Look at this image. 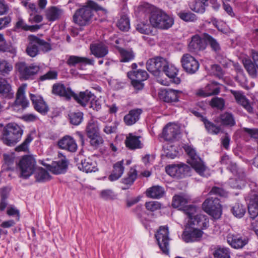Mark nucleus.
<instances>
[{
    "mask_svg": "<svg viewBox=\"0 0 258 258\" xmlns=\"http://www.w3.org/2000/svg\"><path fill=\"white\" fill-rule=\"evenodd\" d=\"M201 120L203 122L205 127L209 133L217 135L220 132L221 127L217 126L214 123L210 121L206 117L202 116Z\"/></svg>",
    "mask_w": 258,
    "mask_h": 258,
    "instance_id": "a19ab883",
    "label": "nucleus"
},
{
    "mask_svg": "<svg viewBox=\"0 0 258 258\" xmlns=\"http://www.w3.org/2000/svg\"><path fill=\"white\" fill-rule=\"evenodd\" d=\"M141 137L134 135L132 133H130L126 137L125 144L126 147L130 150H136L141 149L143 147V144L140 140Z\"/></svg>",
    "mask_w": 258,
    "mask_h": 258,
    "instance_id": "cd10ccee",
    "label": "nucleus"
},
{
    "mask_svg": "<svg viewBox=\"0 0 258 258\" xmlns=\"http://www.w3.org/2000/svg\"><path fill=\"white\" fill-rule=\"evenodd\" d=\"M137 171L134 168H131L127 174V176L122 179V182L126 185L132 184L137 178Z\"/></svg>",
    "mask_w": 258,
    "mask_h": 258,
    "instance_id": "603ef678",
    "label": "nucleus"
},
{
    "mask_svg": "<svg viewBox=\"0 0 258 258\" xmlns=\"http://www.w3.org/2000/svg\"><path fill=\"white\" fill-rule=\"evenodd\" d=\"M68 167V162L66 159L58 161H54L51 165H48L47 168L54 174H59L64 173Z\"/></svg>",
    "mask_w": 258,
    "mask_h": 258,
    "instance_id": "393cba45",
    "label": "nucleus"
},
{
    "mask_svg": "<svg viewBox=\"0 0 258 258\" xmlns=\"http://www.w3.org/2000/svg\"><path fill=\"white\" fill-rule=\"evenodd\" d=\"M23 131L20 126L15 123H9L3 131L2 140L8 146H14L21 139Z\"/></svg>",
    "mask_w": 258,
    "mask_h": 258,
    "instance_id": "20e7f679",
    "label": "nucleus"
},
{
    "mask_svg": "<svg viewBox=\"0 0 258 258\" xmlns=\"http://www.w3.org/2000/svg\"><path fill=\"white\" fill-rule=\"evenodd\" d=\"M100 197L105 200L113 199L115 197L113 191L111 189H104L101 191Z\"/></svg>",
    "mask_w": 258,
    "mask_h": 258,
    "instance_id": "69168bd1",
    "label": "nucleus"
},
{
    "mask_svg": "<svg viewBox=\"0 0 258 258\" xmlns=\"http://www.w3.org/2000/svg\"><path fill=\"white\" fill-rule=\"evenodd\" d=\"M206 48V45L203 39V34L200 37L198 35L192 37L191 40L188 44V48L191 51L203 50Z\"/></svg>",
    "mask_w": 258,
    "mask_h": 258,
    "instance_id": "bb28decb",
    "label": "nucleus"
},
{
    "mask_svg": "<svg viewBox=\"0 0 258 258\" xmlns=\"http://www.w3.org/2000/svg\"><path fill=\"white\" fill-rule=\"evenodd\" d=\"M67 63L70 66H75L79 63L93 66L94 64V60L86 57L71 55L68 59Z\"/></svg>",
    "mask_w": 258,
    "mask_h": 258,
    "instance_id": "2f4dec72",
    "label": "nucleus"
},
{
    "mask_svg": "<svg viewBox=\"0 0 258 258\" xmlns=\"http://www.w3.org/2000/svg\"><path fill=\"white\" fill-rule=\"evenodd\" d=\"M52 93L55 95L63 97L66 99H70L73 95L74 92L68 87H66L63 84L57 83L55 84L52 86Z\"/></svg>",
    "mask_w": 258,
    "mask_h": 258,
    "instance_id": "412c9836",
    "label": "nucleus"
},
{
    "mask_svg": "<svg viewBox=\"0 0 258 258\" xmlns=\"http://www.w3.org/2000/svg\"><path fill=\"white\" fill-rule=\"evenodd\" d=\"M154 9L153 7L148 4H145L140 7L141 12L150 14V22L153 27L161 29L170 28L174 23L173 19L163 11Z\"/></svg>",
    "mask_w": 258,
    "mask_h": 258,
    "instance_id": "f03ea898",
    "label": "nucleus"
},
{
    "mask_svg": "<svg viewBox=\"0 0 258 258\" xmlns=\"http://www.w3.org/2000/svg\"><path fill=\"white\" fill-rule=\"evenodd\" d=\"M225 101L222 98L214 97L211 99L210 105L212 107L217 108L221 110L224 109L225 107Z\"/></svg>",
    "mask_w": 258,
    "mask_h": 258,
    "instance_id": "5fc2aeb1",
    "label": "nucleus"
},
{
    "mask_svg": "<svg viewBox=\"0 0 258 258\" xmlns=\"http://www.w3.org/2000/svg\"><path fill=\"white\" fill-rule=\"evenodd\" d=\"M180 133V128L176 124H167L163 130V137L168 141H173L176 139Z\"/></svg>",
    "mask_w": 258,
    "mask_h": 258,
    "instance_id": "dca6fc26",
    "label": "nucleus"
},
{
    "mask_svg": "<svg viewBox=\"0 0 258 258\" xmlns=\"http://www.w3.org/2000/svg\"><path fill=\"white\" fill-rule=\"evenodd\" d=\"M190 9L197 13H203L207 3L199 0H195L189 5Z\"/></svg>",
    "mask_w": 258,
    "mask_h": 258,
    "instance_id": "de8ad7c7",
    "label": "nucleus"
},
{
    "mask_svg": "<svg viewBox=\"0 0 258 258\" xmlns=\"http://www.w3.org/2000/svg\"><path fill=\"white\" fill-rule=\"evenodd\" d=\"M15 69L22 80H33L40 70L39 66L34 63L28 64L24 61H19L15 64Z\"/></svg>",
    "mask_w": 258,
    "mask_h": 258,
    "instance_id": "39448f33",
    "label": "nucleus"
},
{
    "mask_svg": "<svg viewBox=\"0 0 258 258\" xmlns=\"http://www.w3.org/2000/svg\"><path fill=\"white\" fill-rule=\"evenodd\" d=\"M203 39L206 46L209 45L211 49L215 52H219L221 50V47L218 41L208 33L203 34Z\"/></svg>",
    "mask_w": 258,
    "mask_h": 258,
    "instance_id": "c9c22d12",
    "label": "nucleus"
},
{
    "mask_svg": "<svg viewBox=\"0 0 258 258\" xmlns=\"http://www.w3.org/2000/svg\"><path fill=\"white\" fill-rule=\"evenodd\" d=\"M166 64V59L162 57H155L149 59L146 62L147 70L154 76L159 75L163 66Z\"/></svg>",
    "mask_w": 258,
    "mask_h": 258,
    "instance_id": "4468645a",
    "label": "nucleus"
},
{
    "mask_svg": "<svg viewBox=\"0 0 258 258\" xmlns=\"http://www.w3.org/2000/svg\"><path fill=\"white\" fill-rule=\"evenodd\" d=\"M137 30L141 33L148 34L151 32L150 26L143 23H139L137 26Z\"/></svg>",
    "mask_w": 258,
    "mask_h": 258,
    "instance_id": "774afa93",
    "label": "nucleus"
},
{
    "mask_svg": "<svg viewBox=\"0 0 258 258\" xmlns=\"http://www.w3.org/2000/svg\"><path fill=\"white\" fill-rule=\"evenodd\" d=\"M142 113L141 109L137 108L130 110L128 114L123 117V121L126 125H132L135 124L140 118Z\"/></svg>",
    "mask_w": 258,
    "mask_h": 258,
    "instance_id": "7c9ffc66",
    "label": "nucleus"
},
{
    "mask_svg": "<svg viewBox=\"0 0 258 258\" xmlns=\"http://www.w3.org/2000/svg\"><path fill=\"white\" fill-rule=\"evenodd\" d=\"M28 44L26 51L28 55L31 57H35L39 53V45L37 41V37L30 35L28 37Z\"/></svg>",
    "mask_w": 258,
    "mask_h": 258,
    "instance_id": "c85d7f7f",
    "label": "nucleus"
},
{
    "mask_svg": "<svg viewBox=\"0 0 258 258\" xmlns=\"http://www.w3.org/2000/svg\"><path fill=\"white\" fill-rule=\"evenodd\" d=\"M57 77V72L56 71L50 70L45 74L40 77V80L44 81L46 80L56 79Z\"/></svg>",
    "mask_w": 258,
    "mask_h": 258,
    "instance_id": "338daca9",
    "label": "nucleus"
},
{
    "mask_svg": "<svg viewBox=\"0 0 258 258\" xmlns=\"http://www.w3.org/2000/svg\"><path fill=\"white\" fill-rule=\"evenodd\" d=\"M209 225V219L207 216L201 215L194 220L187 222L183 231L182 237L186 242L199 241L203 234L202 229Z\"/></svg>",
    "mask_w": 258,
    "mask_h": 258,
    "instance_id": "f257e3e1",
    "label": "nucleus"
},
{
    "mask_svg": "<svg viewBox=\"0 0 258 258\" xmlns=\"http://www.w3.org/2000/svg\"><path fill=\"white\" fill-rule=\"evenodd\" d=\"M220 88L219 87V83L216 82H212L204 88L197 91L196 94L201 97H207L212 95H217L219 93Z\"/></svg>",
    "mask_w": 258,
    "mask_h": 258,
    "instance_id": "6ab92c4d",
    "label": "nucleus"
},
{
    "mask_svg": "<svg viewBox=\"0 0 258 258\" xmlns=\"http://www.w3.org/2000/svg\"><path fill=\"white\" fill-rule=\"evenodd\" d=\"M78 168L86 173L94 172L98 170L97 163L90 158L81 160L78 164Z\"/></svg>",
    "mask_w": 258,
    "mask_h": 258,
    "instance_id": "a878e982",
    "label": "nucleus"
},
{
    "mask_svg": "<svg viewBox=\"0 0 258 258\" xmlns=\"http://www.w3.org/2000/svg\"><path fill=\"white\" fill-rule=\"evenodd\" d=\"M246 211V207L239 203H236L232 207L231 212L233 215L238 218H242L245 214Z\"/></svg>",
    "mask_w": 258,
    "mask_h": 258,
    "instance_id": "a18cd8bd",
    "label": "nucleus"
},
{
    "mask_svg": "<svg viewBox=\"0 0 258 258\" xmlns=\"http://www.w3.org/2000/svg\"><path fill=\"white\" fill-rule=\"evenodd\" d=\"M90 49L91 54L97 58H103L108 53L107 46L102 42L90 44Z\"/></svg>",
    "mask_w": 258,
    "mask_h": 258,
    "instance_id": "5701e85b",
    "label": "nucleus"
},
{
    "mask_svg": "<svg viewBox=\"0 0 258 258\" xmlns=\"http://www.w3.org/2000/svg\"><path fill=\"white\" fill-rule=\"evenodd\" d=\"M161 72H164L173 83L176 84L180 83V79L177 77L178 70L173 64H170L166 60V64L163 66Z\"/></svg>",
    "mask_w": 258,
    "mask_h": 258,
    "instance_id": "aec40b11",
    "label": "nucleus"
},
{
    "mask_svg": "<svg viewBox=\"0 0 258 258\" xmlns=\"http://www.w3.org/2000/svg\"><path fill=\"white\" fill-rule=\"evenodd\" d=\"M214 258H230V250L228 248L217 247L213 252Z\"/></svg>",
    "mask_w": 258,
    "mask_h": 258,
    "instance_id": "3c124183",
    "label": "nucleus"
},
{
    "mask_svg": "<svg viewBox=\"0 0 258 258\" xmlns=\"http://www.w3.org/2000/svg\"><path fill=\"white\" fill-rule=\"evenodd\" d=\"M188 198L184 195H175L173 197L172 205L174 208H178L181 210L188 203Z\"/></svg>",
    "mask_w": 258,
    "mask_h": 258,
    "instance_id": "ea45409f",
    "label": "nucleus"
},
{
    "mask_svg": "<svg viewBox=\"0 0 258 258\" xmlns=\"http://www.w3.org/2000/svg\"><path fill=\"white\" fill-rule=\"evenodd\" d=\"M100 9L97 4L93 1L89 0L86 5L76 11L73 16V21L80 26L88 24L93 16V10Z\"/></svg>",
    "mask_w": 258,
    "mask_h": 258,
    "instance_id": "7ed1b4c3",
    "label": "nucleus"
},
{
    "mask_svg": "<svg viewBox=\"0 0 258 258\" xmlns=\"http://www.w3.org/2000/svg\"><path fill=\"white\" fill-rule=\"evenodd\" d=\"M178 15L181 19L185 22H195L197 20L196 15L190 12H181Z\"/></svg>",
    "mask_w": 258,
    "mask_h": 258,
    "instance_id": "4d7b16f0",
    "label": "nucleus"
},
{
    "mask_svg": "<svg viewBox=\"0 0 258 258\" xmlns=\"http://www.w3.org/2000/svg\"><path fill=\"white\" fill-rule=\"evenodd\" d=\"M244 66L249 75L252 78H255L257 76L258 64L252 62L250 60H245L243 63Z\"/></svg>",
    "mask_w": 258,
    "mask_h": 258,
    "instance_id": "c03bdc74",
    "label": "nucleus"
},
{
    "mask_svg": "<svg viewBox=\"0 0 258 258\" xmlns=\"http://www.w3.org/2000/svg\"><path fill=\"white\" fill-rule=\"evenodd\" d=\"M88 137L90 139L91 145L95 148H98L104 142V140L100 134L94 135V136L92 137L88 136Z\"/></svg>",
    "mask_w": 258,
    "mask_h": 258,
    "instance_id": "13d9d810",
    "label": "nucleus"
},
{
    "mask_svg": "<svg viewBox=\"0 0 258 258\" xmlns=\"http://www.w3.org/2000/svg\"><path fill=\"white\" fill-rule=\"evenodd\" d=\"M156 240L158 242L162 252L165 254H169V231L167 227L161 226L155 234Z\"/></svg>",
    "mask_w": 258,
    "mask_h": 258,
    "instance_id": "9b49d317",
    "label": "nucleus"
},
{
    "mask_svg": "<svg viewBox=\"0 0 258 258\" xmlns=\"http://www.w3.org/2000/svg\"><path fill=\"white\" fill-rule=\"evenodd\" d=\"M165 194L164 188L159 185L153 186L148 188L146 191V196L153 199H159L164 197Z\"/></svg>",
    "mask_w": 258,
    "mask_h": 258,
    "instance_id": "473e14b6",
    "label": "nucleus"
},
{
    "mask_svg": "<svg viewBox=\"0 0 258 258\" xmlns=\"http://www.w3.org/2000/svg\"><path fill=\"white\" fill-rule=\"evenodd\" d=\"M145 207L148 211L154 212L161 208V204L157 201H150L145 203Z\"/></svg>",
    "mask_w": 258,
    "mask_h": 258,
    "instance_id": "e2e57ef3",
    "label": "nucleus"
},
{
    "mask_svg": "<svg viewBox=\"0 0 258 258\" xmlns=\"http://www.w3.org/2000/svg\"><path fill=\"white\" fill-rule=\"evenodd\" d=\"M19 166L21 170L20 177L27 179L34 172L36 166V161L32 156L26 155L21 159Z\"/></svg>",
    "mask_w": 258,
    "mask_h": 258,
    "instance_id": "0eeeda50",
    "label": "nucleus"
},
{
    "mask_svg": "<svg viewBox=\"0 0 258 258\" xmlns=\"http://www.w3.org/2000/svg\"><path fill=\"white\" fill-rule=\"evenodd\" d=\"M87 136L92 137L99 134V126L98 121L91 117L88 121L86 127Z\"/></svg>",
    "mask_w": 258,
    "mask_h": 258,
    "instance_id": "f704fd0d",
    "label": "nucleus"
},
{
    "mask_svg": "<svg viewBox=\"0 0 258 258\" xmlns=\"http://www.w3.org/2000/svg\"><path fill=\"white\" fill-rule=\"evenodd\" d=\"M33 140V137L31 135H28L24 141L19 146L16 148L17 152L26 151L28 149L29 143Z\"/></svg>",
    "mask_w": 258,
    "mask_h": 258,
    "instance_id": "052dcab7",
    "label": "nucleus"
},
{
    "mask_svg": "<svg viewBox=\"0 0 258 258\" xmlns=\"http://www.w3.org/2000/svg\"><path fill=\"white\" fill-rule=\"evenodd\" d=\"M227 243L233 248L240 249L246 245L248 241V238L233 230H229L226 236Z\"/></svg>",
    "mask_w": 258,
    "mask_h": 258,
    "instance_id": "1a4fd4ad",
    "label": "nucleus"
},
{
    "mask_svg": "<svg viewBox=\"0 0 258 258\" xmlns=\"http://www.w3.org/2000/svg\"><path fill=\"white\" fill-rule=\"evenodd\" d=\"M74 99L81 105L83 107L88 106L90 102L93 98H96L94 94L87 90L84 92H81L78 95L74 93L73 97Z\"/></svg>",
    "mask_w": 258,
    "mask_h": 258,
    "instance_id": "b1692460",
    "label": "nucleus"
},
{
    "mask_svg": "<svg viewBox=\"0 0 258 258\" xmlns=\"http://www.w3.org/2000/svg\"><path fill=\"white\" fill-rule=\"evenodd\" d=\"M0 96L7 99H11L14 96L11 86L5 79L0 80Z\"/></svg>",
    "mask_w": 258,
    "mask_h": 258,
    "instance_id": "c756f323",
    "label": "nucleus"
},
{
    "mask_svg": "<svg viewBox=\"0 0 258 258\" xmlns=\"http://www.w3.org/2000/svg\"><path fill=\"white\" fill-rule=\"evenodd\" d=\"M180 61L184 71L189 74H194L199 70V62L189 54L183 55Z\"/></svg>",
    "mask_w": 258,
    "mask_h": 258,
    "instance_id": "ddd939ff",
    "label": "nucleus"
},
{
    "mask_svg": "<svg viewBox=\"0 0 258 258\" xmlns=\"http://www.w3.org/2000/svg\"><path fill=\"white\" fill-rule=\"evenodd\" d=\"M226 169L231 172L233 174L237 175L239 173L242 174V178L244 177V172L242 170H240L238 168L236 163L233 160L230 164L226 167Z\"/></svg>",
    "mask_w": 258,
    "mask_h": 258,
    "instance_id": "680f3d73",
    "label": "nucleus"
},
{
    "mask_svg": "<svg viewBox=\"0 0 258 258\" xmlns=\"http://www.w3.org/2000/svg\"><path fill=\"white\" fill-rule=\"evenodd\" d=\"M70 118L72 124L78 125L82 121L83 114L81 112L73 113L71 114Z\"/></svg>",
    "mask_w": 258,
    "mask_h": 258,
    "instance_id": "bf43d9fd",
    "label": "nucleus"
},
{
    "mask_svg": "<svg viewBox=\"0 0 258 258\" xmlns=\"http://www.w3.org/2000/svg\"><path fill=\"white\" fill-rule=\"evenodd\" d=\"M182 93L180 90L165 88L161 89L158 93V95L164 102L173 103L179 101Z\"/></svg>",
    "mask_w": 258,
    "mask_h": 258,
    "instance_id": "f8f14e48",
    "label": "nucleus"
},
{
    "mask_svg": "<svg viewBox=\"0 0 258 258\" xmlns=\"http://www.w3.org/2000/svg\"><path fill=\"white\" fill-rule=\"evenodd\" d=\"M190 170V168L189 166L181 163L176 165V168L175 170L176 175L174 177L178 178H182L186 175H187Z\"/></svg>",
    "mask_w": 258,
    "mask_h": 258,
    "instance_id": "09e8293b",
    "label": "nucleus"
},
{
    "mask_svg": "<svg viewBox=\"0 0 258 258\" xmlns=\"http://www.w3.org/2000/svg\"><path fill=\"white\" fill-rule=\"evenodd\" d=\"M30 98L35 110L42 115H45L49 111V107L43 99L38 94H30Z\"/></svg>",
    "mask_w": 258,
    "mask_h": 258,
    "instance_id": "2eb2a0df",
    "label": "nucleus"
},
{
    "mask_svg": "<svg viewBox=\"0 0 258 258\" xmlns=\"http://www.w3.org/2000/svg\"><path fill=\"white\" fill-rule=\"evenodd\" d=\"M62 13V10L56 7H51L46 11V17L49 21L53 22L58 19Z\"/></svg>",
    "mask_w": 258,
    "mask_h": 258,
    "instance_id": "58836bf2",
    "label": "nucleus"
},
{
    "mask_svg": "<svg viewBox=\"0 0 258 258\" xmlns=\"http://www.w3.org/2000/svg\"><path fill=\"white\" fill-rule=\"evenodd\" d=\"M39 48L44 52H47L51 50L50 44L45 40L37 37Z\"/></svg>",
    "mask_w": 258,
    "mask_h": 258,
    "instance_id": "0e129e2a",
    "label": "nucleus"
},
{
    "mask_svg": "<svg viewBox=\"0 0 258 258\" xmlns=\"http://www.w3.org/2000/svg\"><path fill=\"white\" fill-rule=\"evenodd\" d=\"M202 208L205 212L214 219L220 217L222 212L221 206L219 200L216 197L207 198L202 204Z\"/></svg>",
    "mask_w": 258,
    "mask_h": 258,
    "instance_id": "423d86ee",
    "label": "nucleus"
},
{
    "mask_svg": "<svg viewBox=\"0 0 258 258\" xmlns=\"http://www.w3.org/2000/svg\"><path fill=\"white\" fill-rule=\"evenodd\" d=\"M26 88V85H22L18 88L16 100L11 106L13 110L22 111L28 107L29 102L25 96Z\"/></svg>",
    "mask_w": 258,
    "mask_h": 258,
    "instance_id": "9d476101",
    "label": "nucleus"
},
{
    "mask_svg": "<svg viewBox=\"0 0 258 258\" xmlns=\"http://www.w3.org/2000/svg\"><path fill=\"white\" fill-rule=\"evenodd\" d=\"M117 27L121 31H127L130 28V21L126 16L123 15L118 20Z\"/></svg>",
    "mask_w": 258,
    "mask_h": 258,
    "instance_id": "864d4df0",
    "label": "nucleus"
},
{
    "mask_svg": "<svg viewBox=\"0 0 258 258\" xmlns=\"http://www.w3.org/2000/svg\"><path fill=\"white\" fill-rule=\"evenodd\" d=\"M181 210L187 215L188 219L187 222H189L190 220H194L198 216L202 215L198 214L195 216L197 212V208L194 205H186Z\"/></svg>",
    "mask_w": 258,
    "mask_h": 258,
    "instance_id": "8fccbe9b",
    "label": "nucleus"
},
{
    "mask_svg": "<svg viewBox=\"0 0 258 258\" xmlns=\"http://www.w3.org/2000/svg\"><path fill=\"white\" fill-rule=\"evenodd\" d=\"M116 48L120 55V61L128 62L135 58V53L132 48L126 49L118 46H116Z\"/></svg>",
    "mask_w": 258,
    "mask_h": 258,
    "instance_id": "4c0bfd02",
    "label": "nucleus"
},
{
    "mask_svg": "<svg viewBox=\"0 0 258 258\" xmlns=\"http://www.w3.org/2000/svg\"><path fill=\"white\" fill-rule=\"evenodd\" d=\"M36 181L38 182H44L51 179L48 172L42 167L38 168L35 173Z\"/></svg>",
    "mask_w": 258,
    "mask_h": 258,
    "instance_id": "79ce46f5",
    "label": "nucleus"
},
{
    "mask_svg": "<svg viewBox=\"0 0 258 258\" xmlns=\"http://www.w3.org/2000/svg\"><path fill=\"white\" fill-rule=\"evenodd\" d=\"M248 211L250 218L254 219L258 216V195L252 191L247 197Z\"/></svg>",
    "mask_w": 258,
    "mask_h": 258,
    "instance_id": "f3484780",
    "label": "nucleus"
},
{
    "mask_svg": "<svg viewBox=\"0 0 258 258\" xmlns=\"http://www.w3.org/2000/svg\"><path fill=\"white\" fill-rule=\"evenodd\" d=\"M13 65L7 60L0 58V75L6 76L13 70Z\"/></svg>",
    "mask_w": 258,
    "mask_h": 258,
    "instance_id": "49530a36",
    "label": "nucleus"
},
{
    "mask_svg": "<svg viewBox=\"0 0 258 258\" xmlns=\"http://www.w3.org/2000/svg\"><path fill=\"white\" fill-rule=\"evenodd\" d=\"M127 75L131 80H137L140 81H144L149 77L147 72L142 69L128 72Z\"/></svg>",
    "mask_w": 258,
    "mask_h": 258,
    "instance_id": "e433bc0d",
    "label": "nucleus"
},
{
    "mask_svg": "<svg viewBox=\"0 0 258 258\" xmlns=\"http://www.w3.org/2000/svg\"><path fill=\"white\" fill-rule=\"evenodd\" d=\"M184 149L189 157V158L188 159V163L200 175L203 176L206 167L201 158L197 155L195 150L189 146H186Z\"/></svg>",
    "mask_w": 258,
    "mask_h": 258,
    "instance_id": "6e6552de",
    "label": "nucleus"
},
{
    "mask_svg": "<svg viewBox=\"0 0 258 258\" xmlns=\"http://www.w3.org/2000/svg\"><path fill=\"white\" fill-rule=\"evenodd\" d=\"M59 148L70 152H75L78 149L77 144L73 137L66 135L60 139L57 143Z\"/></svg>",
    "mask_w": 258,
    "mask_h": 258,
    "instance_id": "a211bd4d",
    "label": "nucleus"
},
{
    "mask_svg": "<svg viewBox=\"0 0 258 258\" xmlns=\"http://www.w3.org/2000/svg\"><path fill=\"white\" fill-rule=\"evenodd\" d=\"M15 28L24 31H30L31 32H35L37 31L41 28V25H35L32 26H29L26 24L22 19L19 18L16 24Z\"/></svg>",
    "mask_w": 258,
    "mask_h": 258,
    "instance_id": "37998d69",
    "label": "nucleus"
},
{
    "mask_svg": "<svg viewBox=\"0 0 258 258\" xmlns=\"http://www.w3.org/2000/svg\"><path fill=\"white\" fill-rule=\"evenodd\" d=\"M214 121L220 123L222 125L227 126H233L236 124L234 115L231 112L224 111L217 117Z\"/></svg>",
    "mask_w": 258,
    "mask_h": 258,
    "instance_id": "4be33fe9",
    "label": "nucleus"
},
{
    "mask_svg": "<svg viewBox=\"0 0 258 258\" xmlns=\"http://www.w3.org/2000/svg\"><path fill=\"white\" fill-rule=\"evenodd\" d=\"M230 92L234 96L236 103L239 105L244 103L243 102L247 99L244 93L241 91L230 90Z\"/></svg>",
    "mask_w": 258,
    "mask_h": 258,
    "instance_id": "6e6d98bb",
    "label": "nucleus"
},
{
    "mask_svg": "<svg viewBox=\"0 0 258 258\" xmlns=\"http://www.w3.org/2000/svg\"><path fill=\"white\" fill-rule=\"evenodd\" d=\"M113 169L111 174L108 176V179L113 181L119 179L124 172L123 161L121 160L116 162L113 165Z\"/></svg>",
    "mask_w": 258,
    "mask_h": 258,
    "instance_id": "72a5a7b5",
    "label": "nucleus"
}]
</instances>
